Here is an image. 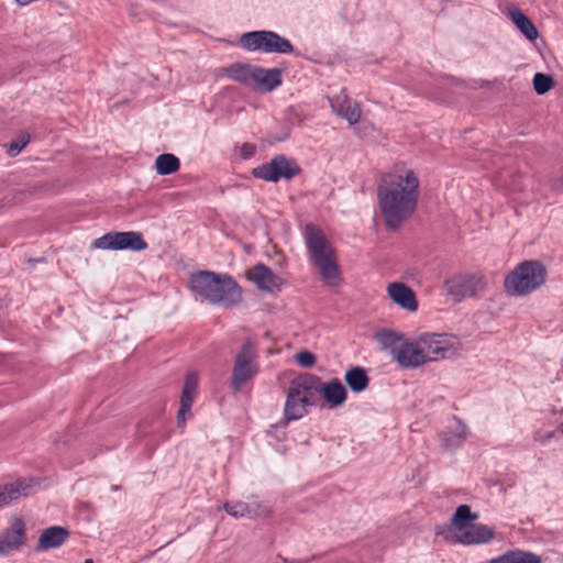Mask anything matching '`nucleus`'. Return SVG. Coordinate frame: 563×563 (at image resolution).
Returning <instances> with one entry per match:
<instances>
[{"instance_id":"1","label":"nucleus","mask_w":563,"mask_h":563,"mask_svg":"<svg viewBox=\"0 0 563 563\" xmlns=\"http://www.w3.org/2000/svg\"><path fill=\"white\" fill-rule=\"evenodd\" d=\"M420 180L416 172L395 166L385 174L377 187L378 207L388 230H398L416 212Z\"/></svg>"},{"instance_id":"2","label":"nucleus","mask_w":563,"mask_h":563,"mask_svg":"<svg viewBox=\"0 0 563 563\" xmlns=\"http://www.w3.org/2000/svg\"><path fill=\"white\" fill-rule=\"evenodd\" d=\"M189 288L195 296L224 308L241 301V289L235 280L227 274L200 271L191 274Z\"/></svg>"},{"instance_id":"3","label":"nucleus","mask_w":563,"mask_h":563,"mask_svg":"<svg viewBox=\"0 0 563 563\" xmlns=\"http://www.w3.org/2000/svg\"><path fill=\"white\" fill-rule=\"evenodd\" d=\"M318 386L319 376L309 373L300 374L289 382L284 407L286 422L308 413V408L316 404Z\"/></svg>"},{"instance_id":"4","label":"nucleus","mask_w":563,"mask_h":563,"mask_svg":"<svg viewBox=\"0 0 563 563\" xmlns=\"http://www.w3.org/2000/svg\"><path fill=\"white\" fill-rule=\"evenodd\" d=\"M306 244L319 271L321 279L329 286L339 283L340 272L334 252L323 233L313 224H307L305 229Z\"/></svg>"},{"instance_id":"5","label":"nucleus","mask_w":563,"mask_h":563,"mask_svg":"<svg viewBox=\"0 0 563 563\" xmlns=\"http://www.w3.org/2000/svg\"><path fill=\"white\" fill-rule=\"evenodd\" d=\"M376 338L400 367L416 368L423 365V354L418 340L407 339L401 333L389 330L378 332Z\"/></svg>"},{"instance_id":"6","label":"nucleus","mask_w":563,"mask_h":563,"mask_svg":"<svg viewBox=\"0 0 563 563\" xmlns=\"http://www.w3.org/2000/svg\"><path fill=\"white\" fill-rule=\"evenodd\" d=\"M478 519V514L472 512L468 505L456 508L452 519V529L456 532L455 541L462 544L487 543L494 539V529L482 523H473Z\"/></svg>"},{"instance_id":"7","label":"nucleus","mask_w":563,"mask_h":563,"mask_svg":"<svg viewBox=\"0 0 563 563\" xmlns=\"http://www.w3.org/2000/svg\"><path fill=\"white\" fill-rule=\"evenodd\" d=\"M547 269L538 261L520 263L505 278V290L510 296L528 295L545 283Z\"/></svg>"},{"instance_id":"8","label":"nucleus","mask_w":563,"mask_h":563,"mask_svg":"<svg viewBox=\"0 0 563 563\" xmlns=\"http://www.w3.org/2000/svg\"><path fill=\"white\" fill-rule=\"evenodd\" d=\"M417 340L423 354V364L454 355L461 347L459 339L446 333H423Z\"/></svg>"},{"instance_id":"9","label":"nucleus","mask_w":563,"mask_h":563,"mask_svg":"<svg viewBox=\"0 0 563 563\" xmlns=\"http://www.w3.org/2000/svg\"><path fill=\"white\" fill-rule=\"evenodd\" d=\"M257 371L256 345L251 339H246L234 357L231 377V388L233 391H240L256 375Z\"/></svg>"},{"instance_id":"10","label":"nucleus","mask_w":563,"mask_h":563,"mask_svg":"<svg viewBox=\"0 0 563 563\" xmlns=\"http://www.w3.org/2000/svg\"><path fill=\"white\" fill-rule=\"evenodd\" d=\"M240 43L247 51H262L265 53L290 54L294 51L291 43L272 31H254L241 36Z\"/></svg>"},{"instance_id":"11","label":"nucleus","mask_w":563,"mask_h":563,"mask_svg":"<svg viewBox=\"0 0 563 563\" xmlns=\"http://www.w3.org/2000/svg\"><path fill=\"white\" fill-rule=\"evenodd\" d=\"M448 295L454 301L461 302L465 298L475 297L486 287L484 277L479 274H457L446 279L444 283Z\"/></svg>"},{"instance_id":"12","label":"nucleus","mask_w":563,"mask_h":563,"mask_svg":"<svg viewBox=\"0 0 563 563\" xmlns=\"http://www.w3.org/2000/svg\"><path fill=\"white\" fill-rule=\"evenodd\" d=\"M93 247L100 250L143 251L147 247L142 234L136 231L109 232L93 241Z\"/></svg>"},{"instance_id":"13","label":"nucleus","mask_w":563,"mask_h":563,"mask_svg":"<svg viewBox=\"0 0 563 563\" xmlns=\"http://www.w3.org/2000/svg\"><path fill=\"white\" fill-rule=\"evenodd\" d=\"M300 173L299 166L285 156H276L269 163L257 166L253 169L254 177L276 183L280 178L290 179Z\"/></svg>"},{"instance_id":"14","label":"nucleus","mask_w":563,"mask_h":563,"mask_svg":"<svg viewBox=\"0 0 563 563\" xmlns=\"http://www.w3.org/2000/svg\"><path fill=\"white\" fill-rule=\"evenodd\" d=\"M26 544V525L21 518H14L0 532V556L19 552Z\"/></svg>"},{"instance_id":"15","label":"nucleus","mask_w":563,"mask_h":563,"mask_svg":"<svg viewBox=\"0 0 563 563\" xmlns=\"http://www.w3.org/2000/svg\"><path fill=\"white\" fill-rule=\"evenodd\" d=\"M386 291L394 303L401 309L415 312L418 309V300L415 291L404 283L394 282L387 285Z\"/></svg>"},{"instance_id":"16","label":"nucleus","mask_w":563,"mask_h":563,"mask_svg":"<svg viewBox=\"0 0 563 563\" xmlns=\"http://www.w3.org/2000/svg\"><path fill=\"white\" fill-rule=\"evenodd\" d=\"M247 277L261 290L268 292L278 290L285 283L280 276L274 274L272 269H269L264 264L255 265L251 271H249Z\"/></svg>"},{"instance_id":"17","label":"nucleus","mask_w":563,"mask_h":563,"mask_svg":"<svg viewBox=\"0 0 563 563\" xmlns=\"http://www.w3.org/2000/svg\"><path fill=\"white\" fill-rule=\"evenodd\" d=\"M330 104L332 110L345 119L350 124H355L361 118V108L356 101L349 98L345 90H342L339 95L330 98Z\"/></svg>"},{"instance_id":"18","label":"nucleus","mask_w":563,"mask_h":563,"mask_svg":"<svg viewBox=\"0 0 563 563\" xmlns=\"http://www.w3.org/2000/svg\"><path fill=\"white\" fill-rule=\"evenodd\" d=\"M320 394L330 408L341 407L347 398L346 388L338 378L322 383L319 377L317 395Z\"/></svg>"},{"instance_id":"19","label":"nucleus","mask_w":563,"mask_h":563,"mask_svg":"<svg viewBox=\"0 0 563 563\" xmlns=\"http://www.w3.org/2000/svg\"><path fill=\"white\" fill-rule=\"evenodd\" d=\"M69 537V531L65 527L53 526L44 529L34 548L36 552H44L63 545Z\"/></svg>"},{"instance_id":"20","label":"nucleus","mask_w":563,"mask_h":563,"mask_svg":"<svg viewBox=\"0 0 563 563\" xmlns=\"http://www.w3.org/2000/svg\"><path fill=\"white\" fill-rule=\"evenodd\" d=\"M282 84V71L277 68H262L255 66L252 87L260 91H272Z\"/></svg>"},{"instance_id":"21","label":"nucleus","mask_w":563,"mask_h":563,"mask_svg":"<svg viewBox=\"0 0 563 563\" xmlns=\"http://www.w3.org/2000/svg\"><path fill=\"white\" fill-rule=\"evenodd\" d=\"M31 482L18 479L12 483L0 485V508L10 505L12 501L30 494Z\"/></svg>"},{"instance_id":"22","label":"nucleus","mask_w":563,"mask_h":563,"mask_svg":"<svg viewBox=\"0 0 563 563\" xmlns=\"http://www.w3.org/2000/svg\"><path fill=\"white\" fill-rule=\"evenodd\" d=\"M505 13L528 40L533 41L538 37L537 27L520 9L509 5Z\"/></svg>"},{"instance_id":"23","label":"nucleus","mask_w":563,"mask_h":563,"mask_svg":"<svg viewBox=\"0 0 563 563\" xmlns=\"http://www.w3.org/2000/svg\"><path fill=\"white\" fill-rule=\"evenodd\" d=\"M452 422L443 432V442L446 448H457L468 437V428L461 419L454 417Z\"/></svg>"},{"instance_id":"24","label":"nucleus","mask_w":563,"mask_h":563,"mask_svg":"<svg viewBox=\"0 0 563 563\" xmlns=\"http://www.w3.org/2000/svg\"><path fill=\"white\" fill-rule=\"evenodd\" d=\"M488 563H542L541 556L520 549L507 551Z\"/></svg>"},{"instance_id":"25","label":"nucleus","mask_w":563,"mask_h":563,"mask_svg":"<svg viewBox=\"0 0 563 563\" xmlns=\"http://www.w3.org/2000/svg\"><path fill=\"white\" fill-rule=\"evenodd\" d=\"M345 383L353 393L364 391L369 384V377L366 371L360 366H353L345 372Z\"/></svg>"},{"instance_id":"26","label":"nucleus","mask_w":563,"mask_h":563,"mask_svg":"<svg viewBox=\"0 0 563 563\" xmlns=\"http://www.w3.org/2000/svg\"><path fill=\"white\" fill-rule=\"evenodd\" d=\"M198 387V374L196 372L187 373L180 396V407L183 411H190Z\"/></svg>"},{"instance_id":"27","label":"nucleus","mask_w":563,"mask_h":563,"mask_svg":"<svg viewBox=\"0 0 563 563\" xmlns=\"http://www.w3.org/2000/svg\"><path fill=\"white\" fill-rule=\"evenodd\" d=\"M255 66L247 64H234L225 69L229 78L243 84L246 87H252L253 75Z\"/></svg>"},{"instance_id":"28","label":"nucleus","mask_w":563,"mask_h":563,"mask_svg":"<svg viewBox=\"0 0 563 563\" xmlns=\"http://www.w3.org/2000/svg\"><path fill=\"white\" fill-rule=\"evenodd\" d=\"M180 167V161L174 154H161L155 159V169L158 175L165 176L176 173Z\"/></svg>"},{"instance_id":"29","label":"nucleus","mask_w":563,"mask_h":563,"mask_svg":"<svg viewBox=\"0 0 563 563\" xmlns=\"http://www.w3.org/2000/svg\"><path fill=\"white\" fill-rule=\"evenodd\" d=\"M223 509L228 515L232 516L233 518H249L246 501H227L223 504Z\"/></svg>"},{"instance_id":"30","label":"nucleus","mask_w":563,"mask_h":563,"mask_svg":"<svg viewBox=\"0 0 563 563\" xmlns=\"http://www.w3.org/2000/svg\"><path fill=\"white\" fill-rule=\"evenodd\" d=\"M249 518L267 517L271 514L268 507L263 505L255 496H251L246 500Z\"/></svg>"},{"instance_id":"31","label":"nucleus","mask_w":563,"mask_h":563,"mask_svg":"<svg viewBox=\"0 0 563 563\" xmlns=\"http://www.w3.org/2000/svg\"><path fill=\"white\" fill-rule=\"evenodd\" d=\"M554 86V80L551 76L537 73L533 77V88L538 95H544Z\"/></svg>"},{"instance_id":"32","label":"nucleus","mask_w":563,"mask_h":563,"mask_svg":"<svg viewBox=\"0 0 563 563\" xmlns=\"http://www.w3.org/2000/svg\"><path fill=\"white\" fill-rule=\"evenodd\" d=\"M296 362L302 367H311L316 363V356L309 351H300L295 355Z\"/></svg>"},{"instance_id":"33","label":"nucleus","mask_w":563,"mask_h":563,"mask_svg":"<svg viewBox=\"0 0 563 563\" xmlns=\"http://www.w3.org/2000/svg\"><path fill=\"white\" fill-rule=\"evenodd\" d=\"M29 143V135L23 134L20 136L19 142H12L8 146V154L16 155Z\"/></svg>"},{"instance_id":"34","label":"nucleus","mask_w":563,"mask_h":563,"mask_svg":"<svg viewBox=\"0 0 563 563\" xmlns=\"http://www.w3.org/2000/svg\"><path fill=\"white\" fill-rule=\"evenodd\" d=\"M256 152V147L254 144L244 143L240 148V154L243 158L252 157Z\"/></svg>"},{"instance_id":"35","label":"nucleus","mask_w":563,"mask_h":563,"mask_svg":"<svg viewBox=\"0 0 563 563\" xmlns=\"http://www.w3.org/2000/svg\"><path fill=\"white\" fill-rule=\"evenodd\" d=\"M551 187L556 191H562L563 190V175H562V178H560V179H553L551 183Z\"/></svg>"},{"instance_id":"36","label":"nucleus","mask_w":563,"mask_h":563,"mask_svg":"<svg viewBox=\"0 0 563 563\" xmlns=\"http://www.w3.org/2000/svg\"><path fill=\"white\" fill-rule=\"evenodd\" d=\"M186 412L187 411H183V407L179 408L178 413H177L178 424H184L185 423V415H186Z\"/></svg>"},{"instance_id":"37","label":"nucleus","mask_w":563,"mask_h":563,"mask_svg":"<svg viewBox=\"0 0 563 563\" xmlns=\"http://www.w3.org/2000/svg\"><path fill=\"white\" fill-rule=\"evenodd\" d=\"M309 560H291V561H285V563H308Z\"/></svg>"},{"instance_id":"38","label":"nucleus","mask_w":563,"mask_h":563,"mask_svg":"<svg viewBox=\"0 0 563 563\" xmlns=\"http://www.w3.org/2000/svg\"><path fill=\"white\" fill-rule=\"evenodd\" d=\"M85 563H93V561L91 559H87L85 560Z\"/></svg>"}]
</instances>
